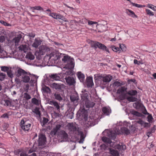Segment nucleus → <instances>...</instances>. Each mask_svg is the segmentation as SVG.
<instances>
[{"mask_svg":"<svg viewBox=\"0 0 156 156\" xmlns=\"http://www.w3.org/2000/svg\"><path fill=\"white\" fill-rule=\"evenodd\" d=\"M118 125L116 126L115 129L114 131H109L108 130H105L102 132V134L108 136L112 139H115L116 137V134H123L128 135L130 133V130L127 128L125 127H121V130H119V126Z\"/></svg>","mask_w":156,"mask_h":156,"instance_id":"obj_1","label":"nucleus"},{"mask_svg":"<svg viewBox=\"0 0 156 156\" xmlns=\"http://www.w3.org/2000/svg\"><path fill=\"white\" fill-rule=\"evenodd\" d=\"M29 73H27L22 69H18L16 73L17 77L15 79V81L17 84L20 83L21 81L24 83H28L30 80L29 75Z\"/></svg>","mask_w":156,"mask_h":156,"instance_id":"obj_2","label":"nucleus"},{"mask_svg":"<svg viewBox=\"0 0 156 156\" xmlns=\"http://www.w3.org/2000/svg\"><path fill=\"white\" fill-rule=\"evenodd\" d=\"M60 58H62V61L64 63H67V64L64 67L65 68L70 69L67 74H71L72 71L70 70L74 68V59L68 55L60 53Z\"/></svg>","mask_w":156,"mask_h":156,"instance_id":"obj_3","label":"nucleus"},{"mask_svg":"<svg viewBox=\"0 0 156 156\" xmlns=\"http://www.w3.org/2000/svg\"><path fill=\"white\" fill-rule=\"evenodd\" d=\"M20 124L21 128L24 131H28L30 129L31 124L29 120L22 119Z\"/></svg>","mask_w":156,"mask_h":156,"instance_id":"obj_4","label":"nucleus"},{"mask_svg":"<svg viewBox=\"0 0 156 156\" xmlns=\"http://www.w3.org/2000/svg\"><path fill=\"white\" fill-rule=\"evenodd\" d=\"M39 51H36L35 53V55L38 56L43 55L46 52L49 51L50 50L49 48L44 45H41L40 46L39 48Z\"/></svg>","mask_w":156,"mask_h":156,"instance_id":"obj_5","label":"nucleus"},{"mask_svg":"<svg viewBox=\"0 0 156 156\" xmlns=\"http://www.w3.org/2000/svg\"><path fill=\"white\" fill-rule=\"evenodd\" d=\"M48 14L49 16H51L55 19L61 20L64 22L68 21L64 16L59 13L55 12H50L49 13H48Z\"/></svg>","mask_w":156,"mask_h":156,"instance_id":"obj_6","label":"nucleus"},{"mask_svg":"<svg viewBox=\"0 0 156 156\" xmlns=\"http://www.w3.org/2000/svg\"><path fill=\"white\" fill-rule=\"evenodd\" d=\"M49 61L52 64L55 63V61L60 58V54L51 53L48 56Z\"/></svg>","mask_w":156,"mask_h":156,"instance_id":"obj_7","label":"nucleus"},{"mask_svg":"<svg viewBox=\"0 0 156 156\" xmlns=\"http://www.w3.org/2000/svg\"><path fill=\"white\" fill-rule=\"evenodd\" d=\"M96 77L98 78L97 79L102 80L103 82H109L112 79V76L109 75H102L100 74H97Z\"/></svg>","mask_w":156,"mask_h":156,"instance_id":"obj_8","label":"nucleus"},{"mask_svg":"<svg viewBox=\"0 0 156 156\" xmlns=\"http://www.w3.org/2000/svg\"><path fill=\"white\" fill-rule=\"evenodd\" d=\"M38 140L39 146H44L46 143V138L45 136L43 134H40L38 136Z\"/></svg>","mask_w":156,"mask_h":156,"instance_id":"obj_9","label":"nucleus"},{"mask_svg":"<svg viewBox=\"0 0 156 156\" xmlns=\"http://www.w3.org/2000/svg\"><path fill=\"white\" fill-rule=\"evenodd\" d=\"M82 100L83 101H85L88 100L89 97L88 91L86 90H83L80 94Z\"/></svg>","mask_w":156,"mask_h":156,"instance_id":"obj_10","label":"nucleus"},{"mask_svg":"<svg viewBox=\"0 0 156 156\" xmlns=\"http://www.w3.org/2000/svg\"><path fill=\"white\" fill-rule=\"evenodd\" d=\"M65 79L66 83L69 85H73L75 83L74 79L73 77L69 76L66 78Z\"/></svg>","mask_w":156,"mask_h":156,"instance_id":"obj_11","label":"nucleus"},{"mask_svg":"<svg viewBox=\"0 0 156 156\" xmlns=\"http://www.w3.org/2000/svg\"><path fill=\"white\" fill-rule=\"evenodd\" d=\"M61 127V125L60 124H57L56 126L54 127L52 130L51 132V134L52 136L55 135L57 133L58 130Z\"/></svg>","mask_w":156,"mask_h":156,"instance_id":"obj_12","label":"nucleus"},{"mask_svg":"<svg viewBox=\"0 0 156 156\" xmlns=\"http://www.w3.org/2000/svg\"><path fill=\"white\" fill-rule=\"evenodd\" d=\"M42 41L39 38H35L34 42L32 44V46L35 48H37L38 46L41 44Z\"/></svg>","mask_w":156,"mask_h":156,"instance_id":"obj_13","label":"nucleus"},{"mask_svg":"<svg viewBox=\"0 0 156 156\" xmlns=\"http://www.w3.org/2000/svg\"><path fill=\"white\" fill-rule=\"evenodd\" d=\"M59 136L64 141L66 140L68 137V134L64 130L60 131Z\"/></svg>","mask_w":156,"mask_h":156,"instance_id":"obj_14","label":"nucleus"},{"mask_svg":"<svg viewBox=\"0 0 156 156\" xmlns=\"http://www.w3.org/2000/svg\"><path fill=\"white\" fill-rule=\"evenodd\" d=\"M112 147L119 150H124L126 149V146L123 144L121 143L117 144L116 145L112 146Z\"/></svg>","mask_w":156,"mask_h":156,"instance_id":"obj_15","label":"nucleus"},{"mask_svg":"<svg viewBox=\"0 0 156 156\" xmlns=\"http://www.w3.org/2000/svg\"><path fill=\"white\" fill-rule=\"evenodd\" d=\"M67 126L70 131L74 132L76 130V128L75 123H70L68 124Z\"/></svg>","mask_w":156,"mask_h":156,"instance_id":"obj_16","label":"nucleus"},{"mask_svg":"<svg viewBox=\"0 0 156 156\" xmlns=\"http://www.w3.org/2000/svg\"><path fill=\"white\" fill-rule=\"evenodd\" d=\"M94 85L93 78L91 77H88L87 79V85L88 87H91Z\"/></svg>","mask_w":156,"mask_h":156,"instance_id":"obj_17","label":"nucleus"},{"mask_svg":"<svg viewBox=\"0 0 156 156\" xmlns=\"http://www.w3.org/2000/svg\"><path fill=\"white\" fill-rule=\"evenodd\" d=\"M126 12L129 16L133 18H137V16L135 14L134 12L131 10L128 9H126Z\"/></svg>","mask_w":156,"mask_h":156,"instance_id":"obj_18","label":"nucleus"},{"mask_svg":"<svg viewBox=\"0 0 156 156\" xmlns=\"http://www.w3.org/2000/svg\"><path fill=\"white\" fill-rule=\"evenodd\" d=\"M122 46H124V45L123 44H122V45H120V48L116 47L115 46H111L110 48L112 49V50L116 52H119V53L121 51L120 48L122 49V50H123V48H122Z\"/></svg>","mask_w":156,"mask_h":156,"instance_id":"obj_19","label":"nucleus"},{"mask_svg":"<svg viewBox=\"0 0 156 156\" xmlns=\"http://www.w3.org/2000/svg\"><path fill=\"white\" fill-rule=\"evenodd\" d=\"M21 37L19 35L15 37L12 40V43H14L15 46H17L18 45V43L19 42Z\"/></svg>","mask_w":156,"mask_h":156,"instance_id":"obj_20","label":"nucleus"},{"mask_svg":"<svg viewBox=\"0 0 156 156\" xmlns=\"http://www.w3.org/2000/svg\"><path fill=\"white\" fill-rule=\"evenodd\" d=\"M85 106L87 108H92L95 105V103L88 100L85 101Z\"/></svg>","mask_w":156,"mask_h":156,"instance_id":"obj_21","label":"nucleus"},{"mask_svg":"<svg viewBox=\"0 0 156 156\" xmlns=\"http://www.w3.org/2000/svg\"><path fill=\"white\" fill-rule=\"evenodd\" d=\"M126 88L124 87H121L119 88L117 90V93L123 95L126 93Z\"/></svg>","mask_w":156,"mask_h":156,"instance_id":"obj_22","label":"nucleus"},{"mask_svg":"<svg viewBox=\"0 0 156 156\" xmlns=\"http://www.w3.org/2000/svg\"><path fill=\"white\" fill-rule=\"evenodd\" d=\"M19 51L24 52H26L28 49V47L26 45H21L18 47Z\"/></svg>","mask_w":156,"mask_h":156,"instance_id":"obj_23","label":"nucleus"},{"mask_svg":"<svg viewBox=\"0 0 156 156\" xmlns=\"http://www.w3.org/2000/svg\"><path fill=\"white\" fill-rule=\"evenodd\" d=\"M102 110L103 113L106 115H108L111 113V111L109 107H104Z\"/></svg>","mask_w":156,"mask_h":156,"instance_id":"obj_24","label":"nucleus"},{"mask_svg":"<svg viewBox=\"0 0 156 156\" xmlns=\"http://www.w3.org/2000/svg\"><path fill=\"white\" fill-rule=\"evenodd\" d=\"M49 104L51 105H53L58 111H59L60 106L58 103L57 102L54 101H50Z\"/></svg>","mask_w":156,"mask_h":156,"instance_id":"obj_25","label":"nucleus"},{"mask_svg":"<svg viewBox=\"0 0 156 156\" xmlns=\"http://www.w3.org/2000/svg\"><path fill=\"white\" fill-rule=\"evenodd\" d=\"M77 76L79 80L81 82H83L85 78L84 75L80 72H79L77 73Z\"/></svg>","mask_w":156,"mask_h":156,"instance_id":"obj_26","label":"nucleus"},{"mask_svg":"<svg viewBox=\"0 0 156 156\" xmlns=\"http://www.w3.org/2000/svg\"><path fill=\"white\" fill-rule=\"evenodd\" d=\"M110 154L113 156H119V152L116 150L110 149Z\"/></svg>","mask_w":156,"mask_h":156,"instance_id":"obj_27","label":"nucleus"},{"mask_svg":"<svg viewBox=\"0 0 156 156\" xmlns=\"http://www.w3.org/2000/svg\"><path fill=\"white\" fill-rule=\"evenodd\" d=\"M26 58L30 60H32L35 57L34 55L32 53L29 52L27 54L26 56Z\"/></svg>","mask_w":156,"mask_h":156,"instance_id":"obj_28","label":"nucleus"},{"mask_svg":"<svg viewBox=\"0 0 156 156\" xmlns=\"http://www.w3.org/2000/svg\"><path fill=\"white\" fill-rule=\"evenodd\" d=\"M50 77L51 79L55 80H58L60 79L59 76L56 74H51Z\"/></svg>","mask_w":156,"mask_h":156,"instance_id":"obj_29","label":"nucleus"},{"mask_svg":"<svg viewBox=\"0 0 156 156\" xmlns=\"http://www.w3.org/2000/svg\"><path fill=\"white\" fill-rule=\"evenodd\" d=\"M98 48H99L100 49L105 50V51H106L107 52H108V53L109 52V50L106 47L104 44H101L100 43L99 44V47Z\"/></svg>","mask_w":156,"mask_h":156,"instance_id":"obj_30","label":"nucleus"},{"mask_svg":"<svg viewBox=\"0 0 156 156\" xmlns=\"http://www.w3.org/2000/svg\"><path fill=\"white\" fill-rule=\"evenodd\" d=\"M70 98L71 101L74 102H76L79 99V97L77 94L72 96L70 97Z\"/></svg>","mask_w":156,"mask_h":156,"instance_id":"obj_31","label":"nucleus"},{"mask_svg":"<svg viewBox=\"0 0 156 156\" xmlns=\"http://www.w3.org/2000/svg\"><path fill=\"white\" fill-rule=\"evenodd\" d=\"M133 105L136 108L138 109H139L142 106V105L140 102H136L133 104Z\"/></svg>","mask_w":156,"mask_h":156,"instance_id":"obj_32","label":"nucleus"},{"mask_svg":"<svg viewBox=\"0 0 156 156\" xmlns=\"http://www.w3.org/2000/svg\"><path fill=\"white\" fill-rule=\"evenodd\" d=\"M102 140L103 142L105 143H107L108 144H111L112 143V142L111 141V140L106 137H103L102 138Z\"/></svg>","mask_w":156,"mask_h":156,"instance_id":"obj_33","label":"nucleus"},{"mask_svg":"<svg viewBox=\"0 0 156 156\" xmlns=\"http://www.w3.org/2000/svg\"><path fill=\"white\" fill-rule=\"evenodd\" d=\"M55 98L59 101H61L62 100V98L61 97V95L60 94L58 93H55L54 94Z\"/></svg>","mask_w":156,"mask_h":156,"instance_id":"obj_34","label":"nucleus"},{"mask_svg":"<svg viewBox=\"0 0 156 156\" xmlns=\"http://www.w3.org/2000/svg\"><path fill=\"white\" fill-rule=\"evenodd\" d=\"M137 93L136 90H131L128 92V94L131 96H135L136 94Z\"/></svg>","mask_w":156,"mask_h":156,"instance_id":"obj_35","label":"nucleus"},{"mask_svg":"<svg viewBox=\"0 0 156 156\" xmlns=\"http://www.w3.org/2000/svg\"><path fill=\"white\" fill-rule=\"evenodd\" d=\"M52 87L53 88L56 90H59L61 89L60 86L59 84L55 83H53L52 84Z\"/></svg>","mask_w":156,"mask_h":156,"instance_id":"obj_36","label":"nucleus"},{"mask_svg":"<svg viewBox=\"0 0 156 156\" xmlns=\"http://www.w3.org/2000/svg\"><path fill=\"white\" fill-rule=\"evenodd\" d=\"M42 90L44 92L47 93H50L51 92V90L49 88L46 86L42 88Z\"/></svg>","mask_w":156,"mask_h":156,"instance_id":"obj_37","label":"nucleus"},{"mask_svg":"<svg viewBox=\"0 0 156 156\" xmlns=\"http://www.w3.org/2000/svg\"><path fill=\"white\" fill-rule=\"evenodd\" d=\"M130 3L133 6H135V7L138 8H142L143 7H145V5H141L135 3H133L132 2H131V3Z\"/></svg>","mask_w":156,"mask_h":156,"instance_id":"obj_38","label":"nucleus"},{"mask_svg":"<svg viewBox=\"0 0 156 156\" xmlns=\"http://www.w3.org/2000/svg\"><path fill=\"white\" fill-rule=\"evenodd\" d=\"M100 43L96 41H93L92 43V47H93L96 49L97 47L98 48L99 44Z\"/></svg>","mask_w":156,"mask_h":156,"instance_id":"obj_39","label":"nucleus"},{"mask_svg":"<svg viewBox=\"0 0 156 156\" xmlns=\"http://www.w3.org/2000/svg\"><path fill=\"white\" fill-rule=\"evenodd\" d=\"M127 99L129 101H130L134 102L137 101V98L135 97L131 96L128 97L127 98Z\"/></svg>","mask_w":156,"mask_h":156,"instance_id":"obj_40","label":"nucleus"},{"mask_svg":"<svg viewBox=\"0 0 156 156\" xmlns=\"http://www.w3.org/2000/svg\"><path fill=\"white\" fill-rule=\"evenodd\" d=\"M78 134L80 136L81 138L80 140V142L81 141H82V142L83 143V141L84 140V137L83 133L82 132L80 131H78Z\"/></svg>","mask_w":156,"mask_h":156,"instance_id":"obj_41","label":"nucleus"},{"mask_svg":"<svg viewBox=\"0 0 156 156\" xmlns=\"http://www.w3.org/2000/svg\"><path fill=\"white\" fill-rule=\"evenodd\" d=\"M131 113L133 115L138 117H141L142 115V114L135 111H132Z\"/></svg>","mask_w":156,"mask_h":156,"instance_id":"obj_42","label":"nucleus"},{"mask_svg":"<svg viewBox=\"0 0 156 156\" xmlns=\"http://www.w3.org/2000/svg\"><path fill=\"white\" fill-rule=\"evenodd\" d=\"M32 102L36 105H39L40 103V101L35 98H34L32 99Z\"/></svg>","mask_w":156,"mask_h":156,"instance_id":"obj_43","label":"nucleus"},{"mask_svg":"<svg viewBox=\"0 0 156 156\" xmlns=\"http://www.w3.org/2000/svg\"><path fill=\"white\" fill-rule=\"evenodd\" d=\"M48 119L45 117H43V120L41 123L42 126H44L48 122Z\"/></svg>","mask_w":156,"mask_h":156,"instance_id":"obj_44","label":"nucleus"},{"mask_svg":"<svg viewBox=\"0 0 156 156\" xmlns=\"http://www.w3.org/2000/svg\"><path fill=\"white\" fill-rule=\"evenodd\" d=\"M146 11L147 14L150 16H153L154 15V13L150 9H146Z\"/></svg>","mask_w":156,"mask_h":156,"instance_id":"obj_45","label":"nucleus"},{"mask_svg":"<svg viewBox=\"0 0 156 156\" xmlns=\"http://www.w3.org/2000/svg\"><path fill=\"white\" fill-rule=\"evenodd\" d=\"M148 8L152 9L154 11L156 10V7L154 6L153 5L151 4H148L147 6Z\"/></svg>","mask_w":156,"mask_h":156,"instance_id":"obj_46","label":"nucleus"},{"mask_svg":"<svg viewBox=\"0 0 156 156\" xmlns=\"http://www.w3.org/2000/svg\"><path fill=\"white\" fill-rule=\"evenodd\" d=\"M1 70L2 71L7 72L8 71H9V69L8 67L4 66L1 67Z\"/></svg>","mask_w":156,"mask_h":156,"instance_id":"obj_47","label":"nucleus"},{"mask_svg":"<svg viewBox=\"0 0 156 156\" xmlns=\"http://www.w3.org/2000/svg\"><path fill=\"white\" fill-rule=\"evenodd\" d=\"M88 24L89 25H91V26H92L94 24H97V25L96 26V27H97V25H98V23L97 22H95V21H90V20H88Z\"/></svg>","mask_w":156,"mask_h":156,"instance_id":"obj_48","label":"nucleus"},{"mask_svg":"<svg viewBox=\"0 0 156 156\" xmlns=\"http://www.w3.org/2000/svg\"><path fill=\"white\" fill-rule=\"evenodd\" d=\"M24 98L27 100H29L31 98L30 96L27 93H25L24 94Z\"/></svg>","mask_w":156,"mask_h":156,"instance_id":"obj_49","label":"nucleus"},{"mask_svg":"<svg viewBox=\"0 0 156 156\" xmlns=\"http://www.w3.org/2000/svg\"><path fill=\"white\" fill-rule=\"evenodd\" d=\"M34 112L37 115L40 116L41 115L39 109L37 108H36L34 110Z\"/></svg>","mask_w":156,"mask_h":156,"instance_id":"obj_50","label":"nucleus"},{"mask_svg":"<svg viewBox=\"0 0 156 156\" xmlns=\"http://www.w3.org/2000/svg\"><path fill=\"white\" fill-rule=\"evenodd\" d=\"M0 23L3 24L4 26H7L8 27H9L11 26L10 24L7 23L6 22L3 21V20H1L0 21Z\"/></svg>","mask_w":156,"mask_h":156,"instance_id":"obj_51","label":"nucleus"},{"mask_svg":"<svg viewBox=\"0 0 156 156\" xmlns=\"http://www.w3.org/2000/svg\"><path fill=\"white\" fill-rule=\"evenodd\" d=\"M5 77V75L2 73H0V80L2 81L4 80Z\"/></svg>","mask_w":156,"mask_h":156,"instance_id":"obj_52","label":"nucleus"},{"mask_svg":"<svg viewBox=\"0 0 156 156\" xmlns=\"http://www.w3.org/2000/svg\"><path fill=\"white\" fill-rule=\"evenodd\" d=\"M134 63L135 64L139 65L140 64H143V63L140 61H138L137 60L135 59L134 60Z\"/></svg>","mask_w":156,"mask_h":156,"instance_id":"obj_53","label":"nucleus"},{"mask_svg":"<svg viewBox=\"0 0 156 156\" xmlns=\"http://www.w3.org/2000/svg\"><path fill=\"white\" fill-rule=\"evenodd\" d=\"M121 84H122L121 83L118 81H116L114 83V85L115 86H120L121 85Z\"/></svg>","mask_w":156,"mask_h":156,"instance_id":"obj_54","label":"nucleus"},{"mask_svg":"<svg viewBox=\"0 0 156 156\" xmlns=\"http://www.w3.org/2000/svg\"><path fill=\"white\" fill-rule=\"evenodd\" d=\"M7 74L8 76L10 77L12 76V74L10 70H9V71L7 72Z\"/></svg>","mask_w":156,"mask_h":156,"instance_id":"obj_55","label":"nucleus"},{"mask_svg":"<svg viewBox=\"0 0 156 156\" xmlns=\"http://www.w3.org/2000/svg\"><path fill=\"white\" fill-rule=\"evenodd\" d=\"M35 10H43V9L41 7L39 6H35Z\"/></svg>","mask_w":156,"mask_h":156,"instance_id":"obj_56","label":"nucleus"},{"mask_svg":"<svg viewBox=\"0 0 156 156\" xmlns=\"http://www.w3.org/2000/svg\"><path fill=\"white\" fill-rule=\"evenodd\" d=\"M153 119L151 115H149L147 117L148 121L150 122L152 121Z\"/></svg>","mask_w":156,"mask_h":156,"instance_id":"obj_57","label":"nucleus"},{"mask_svg":"<svg viewBox=\"0 0 156 156\" xmlns=\"http://www.w3.org/2000/svg\"><path fill=\"white\" fill-rule=\"evenodd\" d=\"M5 105L7 106H10L11 105L10 102L8 100L5 101Z\"/></svg>","mask_w":156,"mask_h":156,"instance_id":"obj_58","label":"nucleus"},{"mask_svg":"<svg viewBox=\"0 0 156 156\" xmlns=\"http://www.w3.org/2000/svg\"><path fill=\"white\" fill-rule=\"evenodd\" d=\"M20 156H28L25 152H21L20 154Z\"/></svg>","mask_w":156,"mask_h":156,"instance_id":"obj_59","label":"nucleus"},{"mask_svg":"<svg viewBox=\"0 0 156 156\" xmlns=\"http://www.w3.org/2000/svg\"><path fill=\"white\" fill-rule=\"evenodd\" d=\"M88 20L86 19H83L82 20V22L83 24H86L87 22L88 23Z\"/></svg>","mask_w":156,"mask_h":156,"instance_id":"obj_60","label":"nucleus"},{"mask_svg":"<svg viewBox=\"0 0 156 156\" xmlns=\"http://www.w3.org/2000/svg\"><path fill=\"white\" fill-rule=\"evenodd\" d=\"M149 124L147 122H144V123L143 124V126L144 127H146L149 126Z\"/></svg>","mask_w":156,"mask_h":156,"instance_id":"obj_61","label":"nucleus"},{"mask_svg":"<svg viewBox=\"0 0 156 156\" xmlns=\"http://www.w3.org/2000/svg\"><path fill=\"white\" fill-rule=\"evenodd\" d=\"M137 122L138 123L141 125L142 126H143V124L144 123V122L142 120L139 119L137 121Z\"/></svg>","mask_w":156,"mask_h":156,"instance_id":"obj_62","label":"nucleus"},{"mask_svg":"<svg viewBox=\"0 0 156 156\" xmlns=\"http://www.w3.org/2000/svg\"><path fill=\"white\" fill-rule=\"evenodd\" d=\"M5 39V37L4 36L0 37V42H3L4 41Z\"/></svg>","mask_w":156,"mask_h":156,"instance_id":"obj_63","label":"nucleus"},{"mask_svg":"<svg viewBox=\"0 0 156 156\" xmlns=\"http://www.w3.org/2000/svg\"><path fill=\"white\" fill-rule=\"evenodd\" d=\"M28 35L30 37H34L35 36V34H34L31 33L29 34Z\"/></svg>","mask_w":156,"mask_h":156,"instance_id":"obj_64","label":"nucleus"}]
</instances>
